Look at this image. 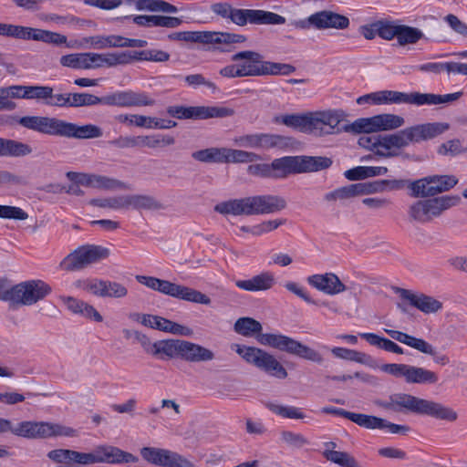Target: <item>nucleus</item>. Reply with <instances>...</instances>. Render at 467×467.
Instances as JSON below:
<instances>
[{
	"instance_id": "1",
	"label": "nucleus",
	"mask_w": 467,
	"mask_h": 467,
	"mask_svg": "<svg viewBox=\"0 0 467 467\" xmlns=\"http://www.w3.org/2000/svg\"><path fill=\"white\" fill-rule=\"evenodd\" d=\"M374 404L389 412H410L447 422H454L458 420V413L452 408L408 393H393L386 399L375 400Z\"/></svg>"
},
{
	"instance_id": "2",
	"label": "nucleus",
	"mask_w": 467,
	"mask_h": 467,
	"mask_svg": "<svg viewBox=\"0 0 467 467\" xmlns=\"http://www.w3.org/2000/svg\"><path fill=\"white\" fill-rule=\"evenodd\" d=\"M450 129L445 122H430L405 128L397 132L382 135L381 157L391 158L412 143H419L436 138Z\"/></svg>"
},
{
	"instance_id": "3",
	"label": "nucleus",
	"mask_w": 467,
	"mask_h": 467,
	"mask_svg": "<svg viewBox=\"0 0 467 467\" xmlns=\"http://www.w3.org/2000/svg\"><path fill=\"white\" fill-rule=\"evenodd\" d=\"M285 207L286 201L285 198L267 194L222 202L214 206V211L223 215L249 216L274 213L284 210Z\"/></svg>"
},
{
	"instance_id": "4",
	"label": "nucleus",
	"mask_w": 467,
	"mask_h": 467,
	"mask_svg": "<svg viewBox=\"0 0 467 467\" xmlns=\"http://www.w3.org/2000/svg\"><path fill=\"white\" fill-rule=\"evenodd\" d=\"M231 60L237 64L243 78L266 75L287 76L296 71L293 65L265 61L261 54L251 50L237 52L232 56Z\"/></svg>"
},
{
	"instance_id": "5",
	"label": "nucleus",
	"mask_w": 467,
	"mask_h": 467,
	"mask_svg": "<svg viewBox=\"0 0 467 467\" xmlns=\"http://www.w3.org/2000/svg\"><path fill=\"white\" fill-rule=\"evenodd\" d=\"M332 161L323 156H286L271 162L272 178H285L289 174L314 172L331 166Z\"/></svg>"
},
{
	"instance_id": "6",
	"label": "nucleus",
	"mask_w": 467,
	"mask_h": 467,
	"mask_svg": "<svg viewBox=\"0 0 467 467\" xmlns=\"http://www.w3.org/2000/svg\"><path fill=\"white\" fill-rule=\"evenodd\" d=\"M458 195H445L431 199L418 200L408 207V216L410 222L419 223H431L434 218L460 203Z\"/></svg>"
},
{
	"instance_id": "7",
	"label": "nucleus",
	"mask_w": 467,
	"mask_h": 467,
	"mask_svg": "<svg viewBox=\"0 0 467 467\" xmlns=\"http://www.w3.org/2000/svg\"><path fill=\"white\" fill-rule=\"evenodd\" d=\"M138 457L124 451L118 447L102 445L96 447L91 452H79L70 450L69 462L81 465L95 463L120 464L137 462Z\"/></svg>"
},
{
	"instance_id": "8",
	"label": "nucleus",
	"mask_w": 467,
	"mask_h": 467,
	"mask_svg": "<svg viewBox=\"0 0 467 467\" xmlns=\"http://www.w3.org/2000/svg\"><path fill=\"white\" fill-rule=\"evenodd\" d=\"M256 340L263 346H268L291 355L297 356L308 361L322 364L323 355L314 348L282 334H258Z\"/></svg>"
},
{
	"instance_id": "9",
	"label": "nucleus",
	"mask_w": 467,
	"mask_h": 467,
	"mask_svg": "<svg viewBox=\"0 0 467 467\" xmlns=\"http://www.w3.org/2000/svg\"><path fill=\"white\" fill-rule=\"evenodd\" d=\"M168 37L171 40L218 45L216 48L222 52H229L234 45L246 40L244 35L215 31L176 32L170 34Z\"/></svg>"
},
{
	"instance_id": "10",
	"label": "nucleus",
	"mask_w": 467,
	"mask_h": 467,
	"mask_svg": "<svg viewBox=\"0 0 467 467\" xmlns=\"http://www.w3.org/2000/svg\"><path fill=\"white\" fill-rule=\"evenodd\" d=\"M12 433L16 436L37 440L53 437H76L78 432L71 427L48 421L24 420L14 426Z\"/></svg>"
},
{
	"instance_id": "11",
	"label": "nucleus",
	"mask_w": 467,
	"mask_h": 467,
	"mask_svg": "<svg viewBox=\"0 0 467 467\" xmlns=\"http://www.w3.org/2000/svg\"><path fill=\"white\" fill-rule=\"evenodd\" d=\"M235 352L245 362L265 371L272 377L285 379L287 371L275 357L264 349L244 345H235Z\"/></svg>"
},
{
	"instance_id": "12",
	"label": "nucleus",
	"mask_w": 467,
	"mask_h": 467,
	"mask_svg": "<svg viewBox=\"0 0 467 467\" xmlns=\"http://www.w3.org/2000/svg\"><path fill=\"white\" fill-rule=\"evenodd\" d=\"M109 254V250L106 247L86 244L67 254L60 263V267L66 271L80 270L108 258Z\"/></svg>"
},
{
	"instance_id": "13",
	"label": "nucleus",
	"mask_w": 467,
	"mask_h": 467,
	"mask_svg": "<svg viewBox=\"0 0 467 467\" xmlns=\"http://www.w3.org/2000/svg\"><path fill=\"white\" fill-rule=\"evenodd\" d=\"M51 286L40 279H33L15 285L14 305L32 306L51 294Z\"/></svg>"
},
{
	"instance_id": "14",
	"label": "nucleus",
	"mask_w": 467,
	"mask_h": 467,
	"mask_svg": "<svg viewBox=\"0 0 467 467\" xmlns=\"http://www.w3.org/2000/svg\"><path fill=\"white\" fill-rule=\"evenodd\" d=\"M140 452L142 459L150 464L162 467H195L191 460L167 449L143 447Z\"/></svg>"
},
{
	"instance_id": "15",
	"label": "nucleus",
	"mask_w": 467,
	"mask_h": 467,
	"mask_svg": "<svg viewBox=\"0 0 467 467\" xmlns=\"http://www.w3.org/2000/svg\"><path fill=\"white\" fill-rule=\"evenodd\" d=\"M230 20L239 26H244L247 23L255 25H283L285 23L284 16L270 11L234 7L231 13Z\"/></svg>"
},
{
	"instance_id": "16",
	"label": "nucleus",
	"mask_w": 467,
	"mask_h": 467,
	"mask_svg": "<svg viewBox=\"0 0 467 467\" xmlns=\"http://www.w3.org/2000/svg\"><path fill=\"white\" fill-rule=\"evenodd\" d=\"M66 176L72 182L99 190L115 191L130 189L126 182L104 175L67 171Z\"/></svg>"
},
{
	"instance_id": "17",
	"label": "nucleus",
	"mask_w": 467,
	"mask_h": 467,
	"mask_svg": "<svg viewBox=\"0 0 467 467\" xmlns=\"http://www.w3.org/2000/svg\"><path fill=\"white\" fill-rule=\"evenodd\" d=\"M385 331L393 339L405 344L423 354L431 356L433 358L434 363L438 365L446 366L450 363V358L447 355L439 354L436 348L431 343L422 338H418L398 330L385 329Z\"/></svg>"
},
{
	"instance_id": "18",
	"label": "nucleus",
	"mask_w": 467,
	"mask_h": 467,
	"mask_svg": "<svg viewBox=\"0 0 467 467\" xmlns=\"http://www.w3.org/2000/svg\"><path fill=\"white\" fill-rule=\"evenodd\" d=\"M101 104L120 108L152 106L155 100L146 92L116 91L101 97Z\"/></svg>"
},
{
	"instance_id": "19",
	"label": "nucleus",
	"mask_w": 467,
	"mask_h": 467,
	"mask_svg": "<svg viewBox=\"0 0 467 467\" xmlns=\"http://www.w3.org/2000/svg\"><path fill=\"white\" fill-rule=\"evenodd\" d=\"M157 291L166 296L188 302L202 304L206 306L211 304V298L205 294L185 285L171 283L168 280L161 279L159 286L157 287Z\"/></svg>"
},
{
	"instance_id": "20",
	"label": "nucleus",
	"mask_w": 467,
	"mask_h": 467,
	"mask_svg": "<svg viewBox=\"0 0 467 467\" xmlns=\"http://www.w3.org/2000/svg\"><path fill=\"white\" fill-rule=\"evenodd\" d=\"M309 134L323 136L333 134L341 120V115L334 110L310 112Z\"/></svg>"
},
{
	"instance_id": "21",
	"label": "nucleus",
	"mask_w": 467,
	"mask_h": 467,
	"mask_svg": "<svg viewBox=\"0 0 467 467\" xmlns=\"http://www.w3.org/2000/svg\"><path fill=\"white\" fill-rule=\"evenodd\" d=\"M62 121L45 116H25L18 119L22 127L49 136H60Z\"/></svg>"
},
{
	"instance_id": "22",
	"label": "nucleus",
	"mask_w": 467,
	"mask_h": 467,
	"mask_svg": "<svg viewBox=\"0 0 467 467\" xmlns=\"http://www.w3.org/2000/svg\"><path fill=\"white\" fill-rule=\"evenodd\" d=\"M285 138L268 133L244 134L234 138V142L241 148L268 150L284 144Z\"/></svg>"
},
{
	"instance_id": "23",
	"label": "nucleus",
	"mask_w": 467,
	"mask_h": 467,
	"mask_svg": "<svg viewBox=\"0 0 467 467\" xmlns=\"http://www.w3.org/2000/svg\"><path fill=\"white\" fill-rule=\"evenodd\" d=\"M307 22L318 30L346 29L349 26V19L347 16L328 10L319 11L309 16Z\"/></svg>"
},
{
	"instance_id": "24",
	"label": "nucleus",
	"mask_w": 467,
	"mask_h": 467,
	"mask_svg": "<svg viewBox=\"0 0 467 467\" xmlns=\"http://www.w3.org/2000/svg\"><path fill=\"white\" fill-rule=\"evenodd\" d=\"M395 292L402 299L409 301L411 306L425 314L436 313L442 308V303L432 296L414 294L410 290L400 287L395 288Z\"/></svg>"
},
{
	"instance_id": "25",
	"label": "nucleus",
	"mask_w": 467,
	"mask_h": 467,
	"mask_svg": "<svg viewBox=\"0 0 467 467\" xmlns=\"http://www.w3.org/2000/svg\"><path fill=\"white\" fill-rule=\"evenodd\" d=\"M307 283L327 295H337L347 290L346 285L334 273L317 274L307 277Z\"/></svg>"
},
{
	"instance_id": "26",
	"label": "nucleus",
	"mask_w": 467,
	"mask_h": 467,
	"mask_svg": "<svg viewBox=\"0 0 467 467\" xmlns=\"http://www.w3.org/2000/svg\"><path fill=\"white\" fill-rule=\"evenodd\" d=\"M180 358L189 363L211 362L215 359V353L202 345L182 339Z\"/></svg>"
},
{
	"instance_id": "27",
	"label": "nucleus",
	"mask_w": 467,
	"mask_h": 467,
	"mask_svg": "<svg viewBox=\"0 0 467 467\" xmlns=\"http://www.w3.org/2000/svg\"><path fill=\"white\" fill-rule=\"evenodd\" d=\"M103 135L101 128L94 124H85L79 126L76 123L62 121L59 137L78 140L98 139Z\"/></svg>"
},
{
	"instance_id": "28",
	"label": "nucleus",
	"mask_w": 467,
	"mask_h": 467,
	"mask_svg": "<svg viewBox=\"0 0 467 467\" xmlns=\"http://www.w3.org/2000/svg\"><path fill=\"white\" fill-rule=\"evenodd\" d=\"M372 187L367 183H354L337 188L325 195L327 202L347 201L352 198L372 192Z\"/></svg>"
},
{
	"instance_id": "29",
	"label": "nucleus",
	"mask_w": 467,
	"mask_h": 467,
	"mask_svg": "<svg viewBox=\"0 0 467 467\" xmlns=\"http://www.w3.org/2000/svg\"><path fill=\"white\" fill-rule=\"evenodd\" d=\"M275 284V278L271 272H262L247 280H238L235 285L238 288L249 291H266L271 289Z\"/></svg>"
},
{
	"instance_id": "30",
	"label": "nucleus",
	"mask_w": 467,
	"mask_h": 467,
	"mask_svg": "<svg viewBox=\"0 0 467 467\" xmlns=\"http://www.w3.org/2000/svg\"><path fill=\"white\" fill-rule=\"evenodd\" d=\"M26 86L13 85L0 88V111H11L16 109V103L11 99H26Z\"/></svg>"
},
{
	"instance_id": "31",
	"label": "nucleus",
	"mask_w": 467,
	"mask_h": 467,
	"mask_svg": "<svg viewBox=\"0 0 467 467\" xmlns=\"http://www.w3.org/2000/svg\"><path fill=\"white\" fill-rule=\"evenodd\" d=\"M182 339H163L154 342L153 357L161 359L180 358Z\"/></svg>"
},
{
	"instance_id": "32",
	"label": "nucleus",
	"mask_w": 467,
	"mask_h": 467,
	"mask_svg": "<svg viewBox=\"0 0 467 467\" xmlns=\"http://www.w3.org/2000/svg\"><path fill=\"white\" fill-rule=\"evenodd\" d=\"M127 210L158 211L163 209V204L155 197L148 194H126Z\"/></svg>"
},
{
	"instance_id": "33",
	"label": "nucleus",
	"mask_w": 467,
	"mask_h": 467,
	"mask_svg": "<svg viewBox=\"0 0 467 467\" xmlns=\"http://www.w3.org/2000/svg\"><path fill=\"white\" fill-rule=\"evenodd\" d=\"M405 381L409 384L433 385L439 381V376L431 369L410 365Z\"/></svg>"
},
{
	"instance_id": "34",
	"label": "nucleus",
	"mask_w": 467,
	"mask_h": 467,
	"mask_svg": "<svg viewBox=\"0 0 467 467\" xmlns=\"http://www.w3.org/2000/svg\"><path fill=\"white\" fill-rule=\"evenodd\" d=\"M31 146L26 143L0 138V157H24L31 154Z\"/></svg>"
},
{
	"instance_id": "35",
	"label": "nucleus",
	"mask_w": 467,
	"mask_h": 467,
	"mask_svg": "<svg viewBox=\"0 0 467 467\" xmlns=\"http://www.w3.org/2000/svg\"><path fill=\"white\" fill-rule=\"evenodd\" d=\"M400 91L381 90L363 95L357 99V103L361 105L364 103L380 104H399Z\"/></svg>"
},
{
	"instance_id": "36",
	"label": "nucleus",
	"mask_w": 467,
	"mask_h": 467,
	"mask_svg": "<svg viewBox=\"0 0 467 467\" xmlns=\"http://www.w3.org/2000/svg\"><path fill=\"white\" fill-rule=\"evenodd\" d=\"M121 36H93L82 38L79 47L103 49L107 47H120Z\"/></svg>"
},
{
	"instance_id": "37",
	"label": "nucleus",
	"mask_w": 467,
	"mask_h": 467,
	"mask_svg": "<svg viewBox=\"0 0 467 467\" xmlns=\"http://www.w3.org/2000/svg\"><path fill=\"white\" fill-rule=\"evenodd\" d=\"M399 104H411L415 106L437 105V94L410 92L405 93L400 91Z\"/></svg>"
},
{
	"instance_id": "38",
	"label": "nucleus",
	"mask_w": 467,
	"mask_h": 467,
	"mask_svg": "<svg viewBox=\"0 0 467 467\" xmlns=\"http://www.w3.org/2000/svg\"><path fill=\"white\" fill-rule=\"evenodd\" d=\"M154 329L173 335L191 337L193 332L189 327L178 324L162 317L157 316Z\"/></svg>"
},
{
	"instance_id": "39",
	"label": "nucleus",
	"mask_w": 467,
	"mask_h": 467,
	"mask_svg": "<svg viewBox=\"0 0 467 467\" xmlns=\"http://www.w3.org/2000/svg\"><path fill=\"white\" fill-rule=\"evenodd\" d=\"M175 143V139L170 135H140L136 136L137 147L155 149L158 147L171 146Z\"/></svg>"
},
{
	"instance_id": "40",
	"label": "nucleus",
	"mask_w": 467,
	"mask_h": 467,
	"mask_svg": "<svg viewBox=\"0 0 467 467\" xmlns=\"http://www.w3.org/2000/svg\"><path fill=\"white\" fill-rule=\"evenodd\" d=\"M223 163L253 162L261 159L258 154L243 150L223 148Z\"/></svg>"
},
{
	"instance_id": "41",
	"label": "nucleus",
	"mask_w": 467,
	"mask_h": 467,
	"mask_svg": "<svg viewBox=\"0 0 467 467\" xmlns=\"http://www.w3.org/2000/svg\"><path fill=\"white\" fill-rule=\"evenodd\" d=\"M261 323L252 317H240L234 323V331L244 337L262 334Z\"/></svg>"
},
{
	"instance_id": "42",
	"label": "nucleus",
	"mask_w": 467,
	"mask_h": 467,
	"mask_svg": "<svg viewBox=\"0 0 467 467\" xmlns=\"http://www.w3.org/2000/svg\"><path fill=\"white\" fill-rule=\"evenodd\" d=\"M422 37L423 33L419 28L400 25L397 34V40L400 46L416 44Z\"/></svg>"
},
{
	"instance_id": "43",
	"label": "nucleus",
	"mask_w": 467,
	"mask_h": 467,
	"mask_svg": "<svg viewBox=\"0 0 467 467\" xmlns=\"http://www.w3.org/2000/svg\"><path fill=\"white\" fill-rule=\"evenodd\" d=\"M310 112L306 114H290L281 117L284 125L294 128L301 132L309 133Z\"/></svg>"
},
{
	"instance_id": "44",
	"label": "nucleus",
	"mask_w": 467,
	"mask_h": 467,
	"mask_svg": "<svg viewBox=\"0 0 467 467\" xmlns=\"http://www.w3.org/2000/svg\"><path fill=\"white\" fill-rule=\"evenodd\" d=\"M346 419L351 420L360 427L368 430H376L382 424V418L363 413H355L351 411L347 412Z\"/></svg>"
},
{
	"instance_id": "45",
	"label": "nucleus",
	"mask_w": 467,
	"mask_h": 467,
	"mask_svg": "<svg viewBox=\"0 0 467 467\" xmlns=\"http://www.w3.org/2000/svg\"><path fill=\"white\" fill-rule=\"evenodd\" d=\"M223 148H207L192 153V159L203 163H223Z\"/></svg>"
},
{
	"instance_id": "46",
	"label": "nucleus",
	"mask_w": 467,
	"mask_h": 467,
	"mask_svg": "<svg viewBox=\"0 0 467 467\" xmlns=\"http://www.w3.org/2000/svg\"><path fill=\"white\" fill-rule=\"evenodd\" d=\"M376 123V129L379 130H390L400 128L404 125L405 119L395 114H380L376 116L373 121Z\"/></svg>"
},
{
	"instance_id": "47",
	"label": "nucleus",
	"mask_w": 467,
	"mask_h": 467,
	"mask_svg": "<svg viewBox=\"0 0 467 467\" xmlns=\"http://www.w3.org/2000/svg\"><path fill=\"white\" fill-rule=\"evenodd\" d=\"M89 204L99 208L111 210H127L126 195H116L107 198H95L89 201Z\"/></svg>"
},
{
	"instance_id": "48",
	"label": "nucleus",
	"mask_w": 467,
	"mask_h": 467,
	"mask_svg": "<svg viewBox=\"0 0 467 467\" xmlns=\"http://www.w3.org/2000/svg\"><path fill=\"white\" fill-rule=\"evenodd\" d=\"M430 182L433 192V196L453 188L458 179L453 175H432L430 176Z\"/></svg>"
},
{
	"instance_id": "49",
	"label": "nucleus",
	"mask_w": 467,
	"mask_h": 467,
	"mask_svg": "<svg viewBox=\"0 0 467 467\" xmlns=\"http://www.w3.org/2000/svg\"><path fill=\"white\" fill-rule=\"evenodd\" d=\"M266 408L273 413L285 419H304L305 414L300 409L293 406H285L275 402L265 403Z\"/></svg>"
},
{
	"instance_id": "50",
	"label": "nucleus",
	"mask_w": 467,
	"mask_h": 467,
	"mask_svg": "<svg viewBox=\"0 0 467 467\" xmlns=\"http://www.w3.org/2000/svg\"><path fill=\"white\" fill-rule=\"evenodd\" d=\"M382 135L376 132L362 134L358 140L360 147L372 150L376 155L381 157L382 153Z\"/></svg>"
},
{
	"instance_id": "51",
	"label": "nucleus",
	"mask_w": 467,
	"mask_h": 467,
	"mask_svg": "<svg viewBox=\"0 0 467 467\" xmlns=\"http://www.w3.org/2000/svg\"><path fill=\"white\" fill-rule=\"evenodd\" d=\"M324 456L327 460L343 467H358V462L349 453L335 450H326Z\"/></svg>"
},
{
	"instance_id": "52",
	"label": "nucleus",
	"mask_w": 467,
	"mask_h": 467,
	"mask_svg": "<svg viewBox=\"0 0 467 467\" xmlns=\"http://www.w3.org/2000/svg\"><path fill=\"white\" fill-rule=\"evenodd\" d=\"M167 113L173 118L183 119H200L201 107H184V106H170L167 108Z\"/></svg>"
},
{
	"instance_id": "53",
	"label": "nucleus",
	"mask_w": 467,
	"mask_h": 467,
	"mask_svg": "<svg viewBox=\"0 0 467 467\" xmlns=\"http://www.w3.org/2000/svg\"><path fill=\"white\" fill-rule=\"evenodd\" d=\"M409 189L411 191V196L416 198L433 196V188L431 185L430 176L410 182Z\"/></svg>"
},
{
	"instance_id": "54",
	"label": "nucleus",
	"mask_w": 467,
	"mask_h": 467,
	"mask_svg": "<svg viewBox=\"0 0 467 467\" xmlns=\"http://www.w3.org/2000/svg\"><path fill=\"white\" fill-rule=\"evenodd\" d=\"M116 119L120 123H129L130 125L146 129H150V124L153 122V117L137 114H120Z\"/></svg>"
},
{
	"instance_id": "55",
	"label": "nucleus",
	"mask_w": 467,
	"mask_h": 467,
	"mask_svg": "<svg viewBox=\"0 0 467 467\" xmlns=\"http://www.w3.org/2000/svg\"><path fill=\"white\" fill-rule=\"evenodd\" d=\"M53 88L49 86H26V99L43 100L47 104V100L51 97Z\"/></svg>"
},
{
	"instance_id": "56",
	"label": "nucleus",
	"mask_w": 467,
	"mask_h": 467,
	"mask_svg": "<svg viewBox=\"0 0 467 467\" xmlns=\"http://www.w3.org/2000/svg\"><path fill=\"white\" fill-rule=\"evenodd\" d=\"M400 24L389 20H379V36L384 40L397 38Z\"/></svg>"
},
{
	"instance_id": "57",
	"label": "nucleus",
	"mask_w": 467,
	"mask_h": 467,
	"mask_svg": "<svg viewBox=\"0 0 467 467\" xmlns=\"http://www.w3.org/2000/svg\"><path fill=\"white\" fill-rule=\"evenodd\" d=\"M201 119L224 118L234 114V110L226 107H201Z\"/></svg>"
},
{
	"instance_id": "58",
	"label": "nucleus",
	"mask_w": 467,
	"mask_h": 467,
	"mask_svg": "<svg viewBox=\"0 0 467 467\" xmlns=\"http://www.w3.org/2000/svg\"><path fill=\"white\" fill-rule=\"evenodd\" d=\"M131 62V53L130 52H121V53H110L107 55H102V64L103 66L113 67L117 65H125Z\"/></svg>"
},
{
	"instance_id": "59",
	"label": "nucleus",
	"mask_w": 467,
	"mask_h": 467,
	"mask_svg": "<svg viewBox=\"0 0 467 467\" xmlns=\"http://www.w3.org/2000/svg\"><path fill=\"white\" fill-rule=\"evenodd\" d=\"M285 223V219L266 220L253 226V235L260 236L270 233Z\"/></svg>"
},
{
	"instance_id": "60",
	"label": "nucleus",
	"mask_w": 467,
	"mask_h": 467,
	"mask_svg": "<svg viewBox=\"0 0 467 467\" xmlns=\"http://www.w3.org/2000/svg\"><path fill=\"white\" fill-rule=\"evenodd\" d=\"M104 297L123 298L128 295L125 285L118 282L106 281Z\"/></svg>"
},
{
	"instance_id": "61",
	"label": "nucleus",
	"mask_w": 467,
	"mask_h": 467,
	"mask_svg": "<svg viewBox=\"0 0 467 467\" xmlns=\"http://www.w3.org/2000/svg\"><path fill=\"white\" fill-rule=\"evenodd\" d=\"M376 119V116L367 119H358L355 120L351 128L355 132L368 134L371 132H377L376 123L373 122Z\"/></svg>"
},
{
	"instance_id": "62",
	"label": "nucleus",
	"mask_w": 467,
	"mask_h": 467,
	"mask_svg": "<svg viewBox=\"0 0 467 467\" xmlns=\"http://www.w3.org/2000/svg\"><path fill=\"white\" fill-rule=\"evenodd\" d=\"M0 218L26 220L28 214L19 207L0 205Z\"/></svg>"
},
{
	"instance_id": "63",
	"label": "nucleus",
	"mask_w": 467,
	"mask_h": 467,
	"mask_svg": "<svg viewBox=\"0 0 467 467\" xmlns=\"http://www.w3.org/2000/svg\"><path fill=\"white\" fill-rule=\"evenodd\" d=\"M41 42L60 46L66 44L68 47H73V44H67V38L66 36L43 29L41 34Z\"/></svg>"
},
{
	"instance_id": "64",
	"label": "nucleus",
	"mask_w": 467,
	"mask_h": 467,
	"mask_svg": "<svg viewBox=\"0 0 467 467\" xmlns=\"http://www.w3.org/2000/svg\"><path fill=\"white\" fill-rule=\"evenodd\" d=\"M281 440L286 444L294 447H303L308 443V441L300 433H296L290 431H284L281 432Z\"/></svg>"
}]
</instances>
